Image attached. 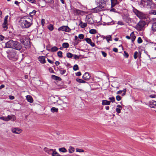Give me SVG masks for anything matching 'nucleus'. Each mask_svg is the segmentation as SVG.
Returning a JSON list of instances; mask_svg holds the SVG:
<instances>
[{
	"instance_id": "nucleus-1",
	"label": "nucleus",
	"mask_w": 156,
	"mask_h": 156,
	"mask_svg": "<svg viewBox=\"0 0 156 156\" xmlns=\"http://www.w3.org/2000/svg\"><path fill=\"white\" fill-rule=\"evenodd\" d=\"M32 19L28 16H24L21 17L20 21V25L23 28H28L32 24Z\"/></svg>"
},
{
	"instance_id": "nucleus-2",
	"label": "nucleus",
	"mask_w": 156,
	"mask_h": 156,
	"mask_svg": "<svg viewBox=\"0 0 156 156\" xmlns=\"http://www.w3.org/2000/svg\"><path fill=\"white\" fill-rule=\"evenodd\" d=\"M5 46L7 48H11L19 51H20L22 48V45L20 43L12 40H10L6 43Z\"/></svg>"
},
{
	"instance_id": "nucleus-3",
	"label": "nucleus",
	"mask_w": 156,
	"mask_h": 156,
	"mask_svg": "<svg viewBox=\"0 0 156 156\" xmlns=\"http://www.w3.org/2000/svg\"><path fill=\"white\" fill-rule=\"evenodd\" d=\"M133 12L140 19H145L147 18V16L146 14L143 12L139 11L134 8L133 9Z\"/></svg>"
},
{
	"instance_id": "nucleus-4",
	"label": "nucleus",
	"mask_w": 156,
	"mask_h": 156,
	"mask_svg": "<svg viewBox=\"0 0 156 156\" xmlns=\"http://www.w3.org/2000/svg\"><path fill=\"white\" fill-rule=\"evenodd\" d=\"M8 56L10 59L14 61L16 60L18 58L16 51L14 50H12L10 51L8 54Z\"/></svg>"
},
{
	"instance_id": "nucleus-5",
	"label": "nucleus",
	"mask_w": 156,
	"mask_h": 156,
	"mask_svg": "<svg viewBox=\"0 0 156 156\" xmlns=\"http://www.w3.org/2000/svg\"><path fill=\"white\" fill-rule=\"evenodd\" d=\"M138 3L140 7L141 8L144 7L149 8L150 4L151 3L146 0H141L139 1Z\"/></svg>"
},
{
	"instance_id": "nucleus-6",
	"label": "nucleus",
	"mask_w": 156,
	"mask_h": 156,
	"mask_svg": "<svg viewBox=\"0 0 156 156\" xmlns=\"http://www.w3.org/2000/svg\"><path fill=\"white\" fill-rule=\"evenodd\" d=\"M146 25L145 22L143 21H140L136 26L137 29L139 31L143 30Z\"/></svg>"
},
{
	"instance_id": "nucleus-7",
	"label": "nucleus",
	"mask_w": 156,
	"mask_h": 156,
	"mask_svg": "<svg viewBox=\"0 0 156 156\" xmlns=\"http://www.w3.org/2000/svg\"><path fill=\"white\" fill-rule=\"evenodd\" d=\"M73 11V13L74 15L77 16H82L83 15L84 13V12L83 11L76 9H74Z\"/></svg>"
},
{
	"instance_id": "nucleus-8",
	"label": "nucleus",
	"mask_w": 156,
	"mask_h": 156,
	"mask_svg": "<svg viewBox=\"0 0 156 156\" xmlns=\"http://www.w3.org/2000/svg\"><path fill=\"white\" fill-rule=\"evenodd\" d=\"M58 31L62 30L66 32H70L71 30L68 26H63L58 28Z\"/></svg>"
},
{
	"instance_id": "nucleus-9",
	"label": "nucleus",
	"mask_w": 156,
	"mask_h": 156,
	"mask_svg": "<svg viewBox=\"0 0 156 156\" xmlns=\"http://www.w3.org/2000/svg\"><path fill=\"white\" fill-rule=\"evenodd\" d=\"M8 16H6L4 20V23L2 24V27L4 29V30H7L8 28V21H7V19L8 18Z\"/></svg>"
},
{
	"instance_id": "nucleus-10",
	"label": "nucleus",
	"mask_w": 156,
	"mask_h": 156,
	"mask_svg": "<svg viewBox=\"0 0 156 156\" xmlns=\"http://www.w3.org/2000/svg\"><path fill=\"white\" fill-rule=\"evenodd\" d=\"M107 0H100L99 1V6L101 8H105L106 5Z\"/></svg>"
},
{
	"instance_id": "nucleus-11",
	"label": "nucleus",
	"mask_w": 156,
	"mask_h": 156,
	"mask_svg": "<svg viewBox=\"0 0 156 156\" xmlns=\"http://www.w3.org/2000/svg\"><path fill=\"white\" fill-rule=\"evenodd\" d=\"M82 77L83 79L88 80L90 79V76L88 73L86 72L83 75Z\"/></svg>"
},
{
	"instance_id": "nucleus-12",
	"label": "nucleus",
	"mask_w": 156,
	"mask_h": 156,
	"mask_svg": "<svg viewBox=\"0 0 156 156\" xmlns=\"http://www.w3.org/2000/svg\"><path fill=\"white\" fill-rule=\"evenodd\" d=\"M102 10V9L100 6L91 9L92 12L97 13Z\"/></svg>"
},
{
	"instance_id": "nucleus-13",
	"label": "nucleus",
	"mask_w": 156,
	"mask_h": 156,
	"mask_svg": "<svg viewBox=\"0 0 156 156\" xmlns=\"http://www.w3.org/2000/svg\"><path fill=\"white\" fill-rule=\"evenodd\" d=\"M12 131L14 133L19 134L21 133L22 130L19 128H15L12 129Z\"/></svg>"
},
{
	"instance_id": "nucleus-14",
	"label": "nucleus",
	"mask_w": 156,
	"mask_h": 156,
	"mask_svg": "<svg viewBox=\"0 0 156 156\" xmlns=\"http://www.w3.org/2000/svg\"><path fill=\"white\" fill-rule=\"evenodd\" d=\"M20 41L22 43L26 46H28L30 44V42L28 39L25 40V41L21 40Z\"/></svg>"
},
{
	"instance_id": "nucleus-15",
	"label": "nucleus",
	"mask_w": 156,
	"mask_h": 156,
	"mask_svg": "<svg viewBox=\"0 0 156 156\" xmlns=\"http://www.w3.org/2000/svg\"><path fill=\"white\" fill-rule=\"evenodd\" d=\"M44 150L46 152L49 154H51L53 151V149H50L47 148L46 147H44Z\"/></svg>"
},
{
	"instance_id": "nucleus-16",
	"label": "nucleus",
	"mask_w": 156,
	"mask_h": 156,
	"mask_svg": "<svg viewBox=\"0 0 156 156\" xmlns=\"http://www.w3.org/2000/svg\"><path fill=\"white\" fill-rule=\"evenodd\" d=\"M45 58V57L44 56H40L38 57V59L41 63L43 64L46 62Z\"/></svg>"
},
{
	"instance_id": "nucleus-17",
	"label": "nucleus",
	"mask_w": 156,
	"mask_h": 156,
	"mask_svg": "<svg viewBox=\"0 0 156 156\" xmlns=\"http://www.w3.org/2000/svg\"><path fill=\"white\" fill-rule=\"evenodd\" d=\"M111 101L106 100L102 101V104L103 105H109L110 104Z\"/></svg>"
},
{
	"instance_id": "nucleus-18",
	"label": "nucleus",
	"mask_w": 156,
	"mask_h": 156,
	"mask_svg": "<svg viewBox=\"0 0 156 156\" xmlns=\"http://www.w3.org/2000/svg\"><path fill=\"white\" fill-rule=\"evenodd\" d=\"M45 1L44 0H42V1H40L38 3L39 5L42 7L45 6L46 3Z\"/></svg>"
},
{
	"instance_id": "nucleus-19",
	"label": "nucleus",
	"mask_w": 156,
	"mask_h": 156,
	"mask_svg": "<svg viewBox=\"0 0 156 156\" xmlns=\"http://www.w3.org/2000/svg\"><path fill=\"white\" fill-rule=\"evenodd\" d=\"M126 91V89H124L122 90H119L117 92V94H121L122 92H123V93L122 94V96H124L125 95Z\"/></svg>"
},
{
	"instance_id": "nucleus-20",
	"label": "nucleus",
	"mask_w": 156,
	"mask_h": 156,
	"mask_svg": "<svg viewBox=\"0 0 156 156\" xmlns=\"http://www.w3.org/2000/svg\"><path fill=\"white\" fill-rule=\"evenodd\" d=\"M130 37L132 42H133L136 38V36H135L134 32H132L130 34Z\"/></svg>"
},
{
	"instance_id": "nucleus-21",
	"label": "nucleus",
	"mask_w": 156,
	"mask_h": 156,
	"mask_svg": "<svg viewBox=\"0 0 156 156\" xmlns=\"http://www.w3.org/2000/svg\"><path fill=\"white\" fill-rule=\"evenodd\" d=\"M26 99L27 101L30 103H32L33 102V99L32 97L30 95H27L26 96Z\"/></svg>"
},
{
	"instance_id": "nucleus-22",
	"label": "nucleus",
	"mask_w": 156,
	"mask_h": 156,
	"mask_svg": "<svg viewBox=\"0 0 156 156\" xmlns=\"http://www.w3.org/2000/svg\"><path fill=\"white\" fill-rule=\"evenodd\" d=\"M117 108L116 109V111L118 113L121 112V110L122 109V107L120 105H118L117 106Z\"/></svg>"
},
{
	"instance_id": "nucleus-23",
	"label": "nucleus",
	"mask_w": 156,
	"mask_h": 156,
	"mask_svg": "<svg viewBox=\"0 0 156 156\" xmlns=\"http://www.w3.org/2000/svg\"><path fill=\"white\" fill-rule=\"evenodd\" d=\"M150 106L151 108H154L156 106V101H151L150 102Z\"/></svg>"
},
{
	"instance_id": "nucleus-24",
	"label": "nucleus",
	"mask_w": 156,
	"mask_h": 156,
	"mask_svg": "<svg viewBox=\"0 0 156 156\" xmlns=\"http://www.w3.org/2000/svg\"><path fill=\"white\" fill-rule=\"evenodd\" d=\"M124 19L127 23H129L131 22V19L128 16H126L124 17Z\"/></svg>"
},
{
	"instance_id": "nucleus-25",
	"label": "nucleus",
	"mask_w": 156,
	"mask_h": 156,
	"mask_svg": "<svg viewBox=\"0 0 156 156\" xmlns=\"http://www.w3.org/2000/svg\"><path fill=\"white\" fill-rule=\"evenodd\" d=\"M8 121L12 119L13 121H14L16 120V118L15 117V116L13 115H8L7 117Z\"/></svg>"
},
{
	"instance_id": "nucleus-26",
	"label": "nucleus",
	"mask_w": 156,
	"mask_h": 156,
	"mask_svg": "<svg viewBox=\"0 0 156 156\" xmlns=\"http://www.w3.org/2000/svg\"><path fill=\"white\" fill-rule=\"evenodd\" d=\"M51 77L53 79L55 80H61V78L60 77L55 75H52Z\"/></svg>"
},
{
	"instance_id": "nucleus-27",
	"label": "nucleus",
	"mask_w": 156,
	"mask_h": 156,
	"mask_svg": "<svg viewBox=\"0 0 156 156\" xmlns=\"http://www.w3.org/2000/svg\"><path fill=\"white\" fill-rule=\"evenodd\" d=\"M112 7H113L117 3V0H111Z\"/></svg>"
},
{
	"instance_id": "nucleus-28",
	"label": "nucleus",
	"mask_w": 156,
	"mask_h": 156,
	"mask_svg": "<svg viewBox=\"0 0 156 156\" xmlns=\"http://www.w3.org/2000/svg\"><path fill=\"white\" fill-rule=\"evenodd\" d=\"M151 28L153 31H156V22L152 24Z\"/></svg>"
},
{
	"instance_id": "nucleus-29",
	"label": "nucleus",
	"mask_w": 156,
	"mask_h": 156,
	"mask_svg": "<svg viewBox=\"0 0 156 156\" xmlns=\"http://www.w3.org/2000/svg\"><path fill=\"white\" fill-rule=\"evenodd\" d=\"M51 111L53 113L57 112L58 111V109L55 107H52L51 109Z\"/></svg>"
},
{
	"instance_id": "nucleus-30",
	"label": "nucleus",
	"mask_w": 156,
	"mask_h": 156,
	"mask_svg": "<svg viewBox=\"0 0 156 156\" xmlns=\"http://www.w3.org/2000/svg\"><path fill=\"white\" fill-rule=\"evenodd\" d=\"M87 22H88L89 23L91 24L93 23V21L92 18H88L87 17Z\"/></svg>"
},
{
	"instance_id": "nucleus-31",
	"label": "nucleus",
	"mask_w": 156,
	"mask_h": 156,
	"mask_svg": "<svg viewBox=\"0 0 156 156\" xmlns=\"http://www.w3.org/2000/svg\"><path fill=\"white\" fill-rule=\"evenodd\" d=\"M58 49V48L55 46L52 47L51 49V51L52 52H54L57 51Z\"/></svg>"
},
{
	"instance_id": "nucleus-32",
	"label": "nucleus",
	"mask_w": 156,
	"mask_h": 156,
	"mask_svg": "<svg viewBox=\"0 0 156 156\" xmlns=\"http://www.w3.org/2000/svg\"><path fill=\"white\" fill-rule=\"evenodd\" d=\"M105 39H106V40L108 42H109V41H112L111 39V36L110 35H108L106 36Z\"/></svg>"
},
{
	"instance_id": "nucleus-33",
	"label": "nucleus",
	"mask_w": 156,
	"mask_h": 156,
	"mask_svg": "<svg viewBox=\"0 0 156 156\" xmlns=\"http://www.w3.org/2000/svg\"><path fill=\"white\" fill-rule=\"evenodd\" d=\"M69 45V44L68 43H64L62 44L63 47L65 48H68Z\"/></svg>"
},
{
	"instance_id": "nucleus-34",
	"label": "nucleus",
	"mask_w": 156,
	"mask_h": 156,
	"mask_svg": "<svg viewBox=\"0 0 156 156\" xmlns=\"http://www.w3.org/2000/svg\"><path fill=\"white\" fill-rule=\"evenodd\" d=\"M97 31L96 30L94 29H92L90 30L89 33L92 34H94L96 33Z\"/></svg>"
},
{
	"instance_id": "nucleus-35",
	"label": "nucleus",
	"mask_w": 156,
	"mask_h": 156,
	"mask_svg": "<svg viewBox=\"0 0 156 156\" xmlns=\"http://www.w3.org/2000/svg\"><path fill=\"white\" fill-rule=\"evenodd\" d=\"M51 154L52 156H60V155L57 152L54 151V150Z\"/></svg>"
},
{
	"instance_id": "nucleus-36",
	"label": "nucleus",
	"mask_w": 156,
	"mask_h": 156,
	"mask_svg": "<svg viewBox=\"0 0 156 156\" xmlns=\"http://www.w3.org/2000/svg\"><path fill=\"white\" fill-rule=\"evenodd\" d=\"M59 150L60 151H61V152H66L67 151L66 149L65 148H64V147L59 148Z\"/></svg>"
},
{
	"instance_id": "nucleus-37",
	"label": "nucleus",
	"mask_w": 156,
	"mask_h": 156,
	"mask_svg": "<svg viewBox=\"0 0 156 156\" xmlns=\"http://www.w3.org/2000/svg\"><path fill=\"white\" fill-rule=\"evenodd\" d=\"M48 28L50 31H52L54 29L53 26L51 24H49L48 26Z\"/></svg>"
},
{
	"instance_id": "nucleus-38",
	"label": "nucleus",
	"mask_w": 156,
	"mask_h": 156,
	"mask_svg": "<svg viewBox=\"0 0 156 156\" xmlns=\"http://www.w3.org/2000/svg\"><path fill=\"white\" fill-rule=\"evenodd\" d=\"M36 11L35 10H33L32 12H30V15L31 17L33 16L35 14Z\"/></svg>"
},
{
	"instance_id": "nucleus-39",
	"label": "nucleus",
	"mask_w": 156,
	"mask_h": 156,
	"mask_svg": "<svg viewBox=\"0 0 156 156\" xmlns=\"http://www.w3.org/2000/svg\"><path fill=\"white\" fill-rule=\"evenodd\" d=\"M108 99L112 103H113L115 101V98L113 97H112L108 98Z\"/></svg>"
},
{
	"instance_id": "nucleus-40",
	"label": "nucleus",
	"mask_w": 156,
	"mask_h": 156,
	"mask_svg": "<svg viewBox=\"0 0 156 156\" xmlns=\"http://www.w3.org/2000/svg\"><path fill=\"white\" fill-rule=\"evenodd\" d=\"M67 57L68 58H71L73 56V55L70 53L68 52L66 54Z\"/></svg>"
},
{
	"instance_id": "nucleus-41",
	"label": "nucleus",
	"mask_w": 156,
	"mask_h": 156,
	"mask_svg": "<svg viewBox=\"0 0 156 156\" xmlns=\"http://www.w3.org/2000/svg\"><path fill=\"white\" fill-rule=\"evenodd\" d=\"M74 148L73 147H70L69 149V151L70 153H72L74 151Z\"/></svg>"
},
{
	"instance_id": "nucleus-42",
	"label": "nucleus",
	"mask_w": 156,
	"mask_h": 156,
	"mask_svg": "<svg viewBox=\"0 0 156 156\" xmlns=\"http://www.w3.org/2000/svg\"><path fill=\"white\" fill-rule=\"evenodd\" d=\"M85 40L86 41V42L89 44L91 43V42H92L91 39L88 38H85Z\"/></svg>"
},
{
	"instance_id": "nucleus-43",
	"label": "nucleus",
	"mask_w": 156,
	"mask_h": 156,
	"mask_svg": "<svg viewBox=\"0 0 156 156\" xmlns=\"http://www.w3.org/2000/svg\"><path fill=\"white\" fill-rule=\"evenodd\" d=\"M62 53L61 51H59L57 53L58 56L59 57L62 58Z\"/></svg>"
},
{
	"instance_id": "nucleus-44",
	"label": "nucleus",
	"mask_w": 156,
	"mask_h": 156,
	"mask_svg": "<svg viewBox=\"0 0 156 156\" xmlns=\"http://www.w3.org/2000/svg\"><path fill=\"white\" fill-rule=\"evenodd\" d=\"M73 69L75 71L77 70L78 69V66L77 65H75L73 67Z\"/></svg>"
},
{
	"instance_id": "nucleus-45",
	"label": "nucleus",
	"mask_w": 156,
	"mask_h": 156,
	"mask_svg": "<svg viewBox=\"0 0 156 156\" xmlns=\"http://www.w3.org/2000/svg\"><path fill=\"white\" fill-rule=\"evenodd\" d=\"M0 119L6 121H8L7 117H4L3 116L1 117Z\"/></svg>"
},
{
	"instance_id": "nucleus-46",
	"label": "nucleus",
	"mask_w": 156,
	"mask_h": 156,
	"mask_svg": "<svg viewBox=\"0 0 156 156\" xmlns=\"http://www.w3.org/2000/svg\"><path fill=\"white\" fill-rule=\"evenodd\" d=\"M138 52L137 51H136L134 54V58L135 59H136L138 57Z\"/></svg>"
},
{
	"instance_id": "nucleus-47",
	"label": "nucleus",
	"mask_w": 156,
	"mask_h": 156,
	"mask_svg": "<svg viewBox=\"0 0 156 156\" xmlns=\"http://www.w3.org/2000/svg\"><path fill=\"white\" fill-rule=\"evenodd\" d=\"M143 41L140 37H139L137 40V42L139 44H140L142 43Z\"/></svg>"
},
{
	"instance_id": "nucleus-48",
	"label": "nucleus",
	"mask_w": 156,
	"mask_h": 156,
	"mask_svg": "<svg viewBox=\"0 0 156 156\" xmlns=\"http://www.w3.org/2000/svg\"><path fill=\"white\" fill-rule=\"evenodd\" d=\"M76 151L77 152H84V151L83 149H80L79 148H76Z\"/></svg>"
},
{
	"instance_id": "nucleus-49",
	"label": "nucleus",
	"mask_w": 156,
	"mask_h": 156,
	"mask_svg": "<svg viewBox=\"0 0 156 156\" xmlns=\"http://www.w3.org/2000/svg\"><path fill=\"white\" fill-rule=\"evenodd\" d=\"M84 36L83 34H79L78 35V37L80 39H82L84 38Z\"/></svg>"
},
{
	"instance_id": "nucleus-50",
	"label": "nucleus",
	"mask_w": 156,
	"mask_h": 156,
	"mask_svg": "<svg viewBox=\"0 0 156 156\" xmlns=\"http://www.w3.org/2000/svg\"><path fill=\"white\" fill-rule=\"evenodd\" d=\"M124 56L125 57L127 58L129 57V54L126 51H124Z\"/></svg>"
},
{
	"instance_id": "nucleus-51",
	"label": "nucleus",
	"mask_w": 156,
	"mask_h": 156,
	"mask_svg": "<svg viewBox=\"0 0 156 156\" xmlns=\"http://www.w3.org/2000/svg\"><path fill=\"white\" fill-rule=\"evenodd\" d=\"M116 99L118 101H119L121 99V97L119 95H117L116 97Z\"/></svg>"
},
{
	"instance_id": "nucleus-52",
	"label": "nucleus",
	"mask_w": 156,
	"mask_h": 156,
	"mask_svg": "<svg viewBox=\"0 0 156 156\" xmlns=\"http://www.w3.org/2000/svg\"><path fill=\"white\" fill-rule=\"evenodd\" d=\"M66 72V70H60V73L62 75L65 74Z\"/></svg>"
},
{
	"instance_id": "nucleus-53",
	"label": "nucleus",
	"mask_w": 156,
	"mask_h": 156,
	"mask_svg": "<svg viewBox=\"0 0 156 156\" xmlns=\"http://www.w3.org/2000/svg\"><path fill=\"white\" fill-rule=\"evenodd\" d=\"M41 24L43 26H44L45 23V20L44 19H42L41 21Z\"/></svg>"
},
{
	"instance_id": "nucleus-54",
	"label": "nucleus",
	"mask_w": 156,
	"mask_h": 156,
	"mask_svg": "<svg viewBox=\"0 0 156 156\" xmlns=\"http://www.w3.org/2000/svg\"><path fill=\"white\" fill-rule=\"evenodd\" d=\"M101 53L104 57H106L107 56V54L104 51H101Z\"/></svg>"
},
{
	"instance_id": "nucleus-55",
	"label": "nucleus",
	"mask_w": 156,
	"mask_h": 156,
	"mask_svg": "<svg viewBox=\"0 0 156 156\" xmlns=\"http://www.w3.org/2000/svg\"><path fill=\"white\" fill-rule=\"evenodd\" d=\"M87 26V24L86 23H83L81 25V27L82 28H84L85 27H86Z\"/></svg>"
},
{
	"instance_id": "nucleus-56",
	"label": "nucleus",
	"mask_w": 156,
	"mask_h": 156,
	"mask_svg": "<svg viewBox=\"0 0 156 156\" xmlns=\"http://www.w3.org/2000/svg\"><path fill=\"white\" fill-rule=\"evenodd\" d=\"M76 80V81L80 83H82V81L83 80L82 79L77 78Z\"/></svg>"
},
{
	"instance_id": "nucleus-57",
	"label": "nucleus",
	"mask_w": 156,
	"mask_h": 156,
	"mask_svg": "<svg viewBox=\"0 0 156 156\" xmlns=\"http://www.w3.org/2000/svg\"><path fill=\"white\" fill-rule=\"evenodd\" d=\"M49 72L51 73H54V70H53L50 67L49 68Z\"/></svg>"
},
{
	"instance_id": "nucleus-58",
	"label": "nucleus",
	"mask_w": 156,
	"mask_h": 156,
	"mask_svg": "<svg viewBox=\"0 0 156 156\" xmlns=\"http://www.w3.org/2000/svg\"><path fill=\"white\" fill-rule=\"evenodd\" d=\"M79 41H75L74 42L73 44L74 45H77L79 43Z\"/></svg>"
},
{
	"instance_id": "nucleus-59",
	"label": "nucleus",
	"mask_w": 156,
	"mask_h": 156,
	"mask_svg": "<svg viewBox=\"0 0 156 156\" xmlns=\"http://www.w3.org/2000/svg\"><path fill=\"white\" fill-rule=\"evenodd\" d=\"M73 57H74V58L75 59H78L79 58V56L76 55H73Z\"/></svg>"
},
{
	"instance_id": "nucleus-60",
	"label": "nucleus",
	"mask_w": 156,
	"mask_h": 156,
	"mask_svg": "<svg viewBox=\"0 0 156 156\" xmlns=\"http://www.w3.org/2000/svg\"><path fill=\"white\" fill-rule=\"evenodd\" d=\"M29 2L33 3H35L36 2V1L35 0H27Z\"/></svg>"
},
{
	"instance_id": "nucleus-61",
	"label": "nucleus",
	"mask_w": 156,
	"mask_h": 156,
	"mask_svg": "<svg viewBox=\"0 0 156 156\" xmlns=\"http://www.w3.org/2000/svg\"><path fill=\"white\" fill-rule=\"evenodd\" d=\"M45 2L46 3H51L52 2V0H45Z\"/></svg>"
},
{
	"instance_id": "nucleus-62",
	"label": "nucleus",
	"mask_w": 156,
	"mask_h": 156,
	"mask_svg": "<svg viewBox=\"0 0 156 156\" xmlns=\"http://www.w3.org/2000/svg\"><path fill=\"white\" fill-rule=\"evenodd\" d=\"M9 98L10 100H13L14 99V96H13L9 95Z\"/></svg>"
},
{
	"instance_id": "nucleus-63",
	"label": "nucleus",
	"mask_w": 156,
	"mask_h": 156,
	"mask_svg": "<svg viewBox=\"0 0 156 156\" xmlns=\"http://www.w3.org/2000/svg\"><path fill=\"white\" fill-rule=\"evenodd\" d=\"M113 51L115 52H117L118 50V49L116 48H114L113 49Z\"/></svg>"
},
{
	"instance_id": "nucleus-64",
	"label": "nucleus",
	"mask_w": 156,
	"mask_h": 156,
	"mask_svg": "<svg viewBox=\"0 0 156 156\" xmlns=\"http://www.w3.org/2000/svg\"><path fill=\"white\" fill-rule=\"evenodd\" d=\"M81 74L80 72H79L77 73L76 74V76H79L81 75Z\"/></svg>"
}]
</instances>
